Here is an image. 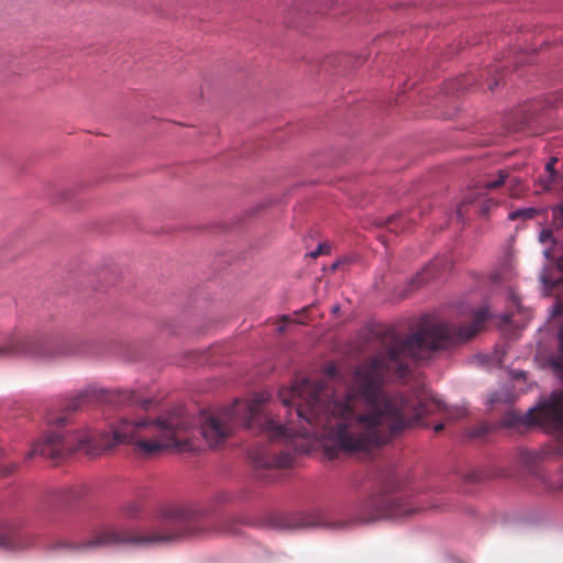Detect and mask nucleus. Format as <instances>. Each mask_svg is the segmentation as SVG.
<instances>
[{"label":"nucleus","mask_w":563,"mask_h":563,"mask_svg":"<svg viewBox=\"0 0 563 563\" xmlns=\"http://www.w3.org/2000/svg\"><path fill=\"white\" fill-rule=\"evenodd\" d=\"M430 351H434V322H421L407 336L388 329L382 334L377 354L355 368L343 397H334L324 380L302 378L279 393L288 413L285 423L266 409L264 396H256L236 399L219 412H202L198 432L211 448L221 445L233 426L241 424L273 441L322 437L330 457L368 454L434 413L433 397H407L385 387L388 377H405L410 363Z\"/></svg>","instance_id":"nucleus-1"},{"label":"nucleus","mask_w":563,"mask_h":563,"mask_svg":"<svg viewBox=\"0 0 563 563\" xmlns=\"http://www.w3.org/2000/svg\"><path fill=\"white\" fill-rule=\"evenodd\" d=\"M89 397L88 389L81 390L60 413L48 412V430L34 443L31 454L58 463L77 451L97 456L112 453L121 444L133 445L135 453L143 456H153L169 449H194L192 439L197 431L194 419L183 408L156 419L120 418L101 431L74 429L68 412L80 409Z\"/></svg>","instance_id":"nucleus-2"},{"label":"nucleus","mask_w":563,"mask_h":563,"mask_svg":"<svg viewBox=\"0 0 563 563\" xmlns=\"http://www.w3.org/2000/svg\"><path fill=\"white\" fill-rule=\"evenodd\" d=\"M207 516V510L197 505L170 506L162 511L164 527L147 533H135L114 527H104L84 542L56 540L47 543L48 553H78L96 548L112 545H152L175 541L184 536L195 534V525Z\"/></svg>","instance_id":"nucleus-3"},{"label":"nucleus","mask_w":563,"mask_h":563,"mask_svg":"<svg viewBox=\"0 0 563 563\" xmlns=\"http://www.w3.org/2000/svg\"><path fill=\"white\" fill-rule=\"evenodd\" d=\"M560 350L553 360V367L563 376V327L559 332ZM505 424L515 427L540 426L549 432H563V390L553 391L537 407L529 409L525 415L508 412L504 417ZM538 478L549 492H563V467L560 473L550 476L544 472L538 473Z\"/></svg>","instance_id":"nucleus-4"},{"label":"nucleus","mask_w":563,"mask_h":563,"mask_svg":"<svg viewBox=\"0 0 563 563\" xmlns=\"http://www.w3.org/2000/svg\"><path fill=\"white\" fill-rule=\"evenodd\" d=\"M507 185L511 197H519L523 191L522 180L511 175L508 169H499L496 176L481 181L474 189L467 192L457 208V217L463 218L464 208L468 205L479 201V213L487 217L489 212L499 205L495 198L487 197L489 191Z\"/></svg>","instance_id":"nucleus-5"},{"label":"nucleus","mask_w":563,"mask_h":563,"mask_svg":"<svg viewBox=\"0 0 563 563\" xmlns=\"http://www.w3.org/2000/svg\"><path fill=\"white\" fill-rule=\"evenodd\" d=\"M398 483L389 475L379 487L364 501L363 508L369 519H396L409 516L415 508L404 501L402 495L397 490Z\"/></svg>","instance_id":"nucleus-6"},{"label":"nucleus","mask_w":563,"mask_h":563,"mask_svg":"<svg viewBox=\"0 0 563 563\" xmlns=\"http://www.w3.org/2000/svg\"><path fill=\"white\" fill-rule=\"evenodd\" d=\"M37 539L36 533L23 529L21 519L2 520V550L16 551L32 548L37 544Z\"/></svg>","instance_id":"nucleus-7"},{"label":"nucleus","mask_w":563,"mask_h":563,"mask_svg":"<svg viewBox=\"0 0 563 563\" xmlns=\"http://www.w3.org/2000/svg\"><path fill=\"white\" fill-rule=\"evenodd\" d=\"M252 457L255 465L262 468L289 467L294 461L288 452L255 451Z\"/></svg>","instance_id":"nucleus-8"},{"label":"nucleus","mask_w":563,"mask_h":563,"mask_svg":"<svg viewBox=\"0 0 563 563\" xmlns=\"http://www.w3.org/2000/svg\"><path fill=\"white\" fill-rule=\"evenodd\" d=\"M59 494L64 503H71L84 497L86 488L82 486L66 487L60 489Z\"/></svg>","instance_id":"nucleus-9"},{"label":"nucleus","mask_w":563,"mask_h":563,"mask_svg":"<svg viewBox=\"0 0 563 563\" xmlns=\"http://www.w3.org/2000/svg\"><path fill=\"white\" fill-rule=\"evenodd\" d=\"M406 224V220L400 214H394L388 217L384 223H378V225L386 227L390 231H397L398 229H404Z\"/></svg>","instance_id":"nucleus-10"},{"label":"nucleus","mask_w":563,"mask_h":563,"mask_svg":"<svg viewBox=\"0 0 563 563\" xmlns=\"http://www.w3.org/2000/svg\"><path fill=\"white\" fill-rule=\"evenodd\" d=\"M537 214V210L533 208L518 209L508 214V219L516 221L518 219H532Z\"/></svg>","instance_id":"nucleus-11"},{"label":"nucleus","mask_w":563,"mask_h":563,"mask_svg":"<svg viewBox=\"0 0 563 563\" xmlns=\"http://www.w3.org/2000/svg\"><path fill=\"white\" fill-rule=\"evenodd\" d=\"M552 217L555 225L563 227V203L552 209ZM558 266L563 271V255L559 258Z\"/></svg>","instance_id":"nucleus-12"},{"label":"nucleus","mask_w":563,"mask_h":563,"mask_svg":"<svg viewBox=\"0 0 563 563\" xmlns=\"http://www.w3.org/2000/svg\"><path fill=\"white\" fill-rule=\"evenodd\" d=\"M559 162L556 157H552L545 165L547 172L550 174V177H554L555 175V165Z\"/></svg>","instance_id":"nucleus-13"},{"label":"nucleus","mask_w":563,"mask_h":563,"mask_svg":"<svg viewBox=\"0 0 563 563\" xmlns=\"http://www.w3.org/2000/svg\"><path fill=\"white\" fill-rule=\"evenodd\" d=\"M430 269H431V267H427L421 274H419L417 276V279L415 280V283H418V284L426 283L429 278Z\"/></svg>","instance_id":"nucleus-14"},{"label":"nucleus","mask_w":563,"mask_h":563,"mask_svg":"<svg viewBox=\"0 0 563 563\" xmlns=\"http://www.w3.org/2000/svg\"><path fill=\"white\" fill-rule=\"evenodd\" d=\"M553 240V236H552V231L550 230H542L541 233H540V241L542 243H545L548 241H552Z\"/></svg>","instance_id":"nucleus-15"},{"label":"nucleus","mask_w":563,"mask_h":563,"mask_svg":"<svg viewBox=\"0 0 563 563\" xmlns=\"http://www.w3.org/2000/svg\"><path fill=\"white\" fill-rule=\"evenodd\" d=\"M15 468H16L15 464H9V465H3L2 464V471H1L2 477L8 475V474L13 473L15 471Z\"/></svg>","instance_id":"nucleus-16"},{"label":"nucleus","mask_w":563,"mask_h":563,"mask_svg":"<svg viewBox=\"0 0 563 563\" xmlns=\"http://www.w3.org/2000/svg\"><path fill=\"white\" fill-rule=\"evenodd\" d=\"M10 351V352H19V351H23L24 350V345H16L14 347H11V346H3L1 347V351H2V354L5 352V351Z\"/></svg>","instance_id":"nucleus-17"},{"label":"nucleus","mask_w":563,"mask_h":563,"mask_svg":"<svg viewBox=\"0 0 563 563\" xmlns=\"http://www.w3.org/2000/svg\"><path fill=\"white\" fill-rule=\"evenodd\" d=\"M316 525H317V522L314 520L308 519V518H303L302 521L300 522L301 527H312Z\"/></svg>","instance_id":"nucleus-18"},{"label":"nucleus","mask_w":563,"mask_h":563,"mask_svg":"<svg viewBox=\"0 0 563 563\" xmlns=\"http://www.w3.org/2000/svg\"><path fill=\"white\" fill-rule=\"evenodd\" d=\"M324 253L323 245H319L318 250L311 253L312 257H317L318 255Z\"/></svg>","instance_id":"nucleus-19"},{"label":"nucleus","mask_w":563,"mask_h":563,"mask_svg":"<svg viewBox=\"0 0 563 563\" xmlns=\"http://www.w3.org/2000/svg\"><path fill=\"white\" fill-rule=\"evenodd\" d=\"M444 429V424L443 423H439L437 426H434V431L435 432H440Z\"/></svg>","instance_id":"nucleus-20"},{"label":"nucleus","mask_w":563,"mask_h":563,"mask_svg":"<svg viewBox=\"0 0 563 563\" xmlns=\"http://www.w3.org/2000/svg\"><path fill=\"white\" fill-rule=\"evenodd\" d=\"M328 373H329V375L333 376L335 373V367L334 366L329 367Z\"/></svg>","instance_id":"nucleus-21"},{"label":"nucleus","mask_w":563,"mask_h":563,"mask_svg":"<svg viewBox=\"0 0 563 563\" xmlns=\"http://www.w3.org/2000/svg\"><path fill=\"white\" fill-rule=\"evenodd\" d=\"M509 321H510V316L509 314H505L504 316V322L508 323Z\"/></svg>","instance_id":"nucleus-22"},{"label":"nucleus","mask_w":563,"mask_h":563,"mask_svg":"<svg viewBox=\"0 0 563 563\" xmlns=\"http://www.w3.org/2000/svg\"><path fill=\"white\" fill-rule=\"evenodd\" d=\"M544 255H545L547 257H549V256H550V251H548V250H547V251H544Z\"/></svg>","instance_id":"nucleus-23"},{"label":"nucleus","mask_w":563,"mask_h":563,"mask_svg":"<svg viewBox=\"0 0 563 563\" xmlns=\"http://www.w3.org/2000/svg\"><path fill=\"white\" fill-rule=\"evenodd\" d=\"M282 320H283V321H288V318L284 316V317L282 318Z\"/></svg>","instance_id":"nucleus-24"},{"label":"nucleus","mask_w":563,"mask_h":563,"mask_svg":"<svg viewBox=\"0 0 563 563\" xmlns=\"http://www.w3.org/2000/svg\"><path fill=\"white\" fill-rule=\"evenodd\" d=\"M278 331H279V332H283V331H284V327H279V328H278Z\"/></svg>","instance_id":"nucleus-25"}]
</instances>
